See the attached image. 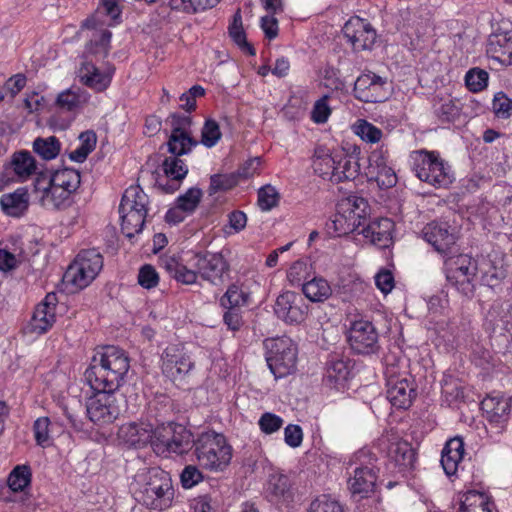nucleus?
Here are the masks:
<instances>
[{"label":"nucleus","mask_w":512,"mask_h":512,"mask_svg":"<svg viewBox=\"0 0 512 512\" xmlns=\"http://www.w3.org/2000/svg\"><path fill=\"white\" fill-rule=\"evenodd\" d=\"M307 307L302 297L292 291L280 294L274 305L277 317L286 323H301L305 319Z\"/></svg>","instance_id":"obj_17"},{"label":"nucleus","mask_w":512,"mask_h":512,"mask_svg":"<svg viewBox=\"0 0 512 512\" xmlns=\"http://www.w3.org/2000/svg\"><path fill=\"white\" fill-rule=\"evenodd\" d=\"M221 135L218 123L215 120H206L201 131V143L204 146L211 148L217 144Z\"/></svg>","instance_id":"obj_58"},{"label":"nucleus","mask_w":512,"mask_h":512,"mask_svg":"<svg viewBox=\"0 0 512 512\" xmlns=\"http://www.w3.org/2000/svg\"><path fill=\"white\" fill-rule=\"evenodd\" d=\"M0 205L5 214L12 217L22 216L29 206V194L25 187L16 189L12 193L3 194Z\"/></svg>","instance_id":"obj_31"},{"label":"nucleus","mask_w":512,"mask_h":512,"mask_svg":"<svg viewBox=\"0 0 512 512\" xmlns=\"http://www.w3.org/2000/svg\"><path fill=\"white\" fill-rule=\"evenodd\" d=\"M279 202V194L275 187L265 185L258 191V205L264 210L268 211L275 207Z\"/></svg>","instance_id":"obj_60"},{"label":"nucleus","mask_w":512,"mask_h":512,"mask_svg":"<svg viewBox=\"0 0 512 512\" xmlns=\"http://www.w3.org/2000/svg\"><path fill=\"white\" fill-rule=\"evenodd\" d=\"M259 164L260 160L258 158H255L248 161L243 167H241L237 171V173L212 175L210 177V185L208 188L209 194L213 195L217 192L228 191L234 188L238 184L240 177H252L255 174L257 166Z\"/></svg>","instance_id":"obj_21"},{"label":"nucleus","mask_w":512,"mask_h":512,"mask_svg":"<svg viewBox=\"0 0 512 512\" xmlns=\"http://www.w3.org/2000/svg\"><path fill=\"white\" fill-rule=\"evenodd\" d=\"M352 129L366 143H379L383 138V131L365 119H358Z\"/></svg>","instance_id":"obj_50"},{"label":"nucleus","mask_w":512,"mask_h":512,"mask_svg":"<svg viewBox=\"0 0 512 512\" xmlns=\"http://www.w3.org/2000/svg\"><path fill=\"white\" fill-rule=\"evenodd\" d=\"M202 191L199 188H190L185 194L178 197L176 206L187 214H191L200 203Z\"/></svg>","instance_id":"obj_57"},{"label":"nucleus","mask_w":512,"mask_h":512,"mask_svg":"<svg viewBox=\"0 0 512 512\" xmlns=\"http://www.w3.org/2000/svg\"><path fill=\"white\" fill-rule=\"evenodd\" d=\"M121 229L126 237L132 238L142 231L147 211H119Z\"/></svg>","instance_id":"obj_45"},{"label":"nucleus","mask_w":512,"mask_h":512,"mask_svg":"<svg viewBox=\"0 0 512 512\" xmlns=\"http://www.w3.org/2000/svg\"><path fill=\"white\" fill-rule=\"evenodd\" d=\"M308 265L306 262L298 260L294 262L288 270L287 279L293 286H301L305 283L308 276Z\"/></svg>","instance_id":"obj_61"},{"label":"nucleus","mask_w":512,"mask_h":512,"mask_svg":"<svg viewBox=\"0 0 512 512\" xmlns=\"http://www.w3.org/2000/svg\"><path fill=\"white\" fill-rule=\"evenodd\" d=\"M40 186L44 189V185L56 184L64 188L71 194H74L80 186L81 176L80 173L72 168H64L54 172H41Z\"/></svg>","instance_id":"obj_26"},{"label":"nucleus","mask_w":512,"mask_h":512,"mask_svg":"<svg viewBox=\"0 0 512 512\" xmlns=\"http://www.w3.org/2000/svg\"><path fill=\"white\" fill-rule=\"evenodd\" d=\"M343 34L354 51L369 50L375 43L376 31L372 25L360 17H351L343 27Z\"/></svg>","instance_id":"obj_14"},{"label":"nucleus","mask_w":512,"mask_h":512,"mask_svg":"<svg viewBox=\"0 0 512 512\" xmlns=\"http://www.w3.org/2000/svg\"><path fill=\"white\" fill-rule=\"evenodd\" d=\"M220 0H170V6L175 10L187 13H197L214 7Z\"/></svg>","instance_id":"obj_53"},{"label":"nucleus","mask_w":512,"mask_h":512,"mask_svg":"<svg viewBox=\"0 0 512 512\" xmlns=\"http://www.w3.org/2000/svg\"><path fill=\"white\" fill-rule=\"evenodd\" d=\"M148 196L138 185L128 187L121 199L119 211H147Z\"/></svg>","instance_id":"obj_39"},{"label":"nucleus","mask_w":512,"mask_h":512,"mask_svg":"<svg viewBox=\"0 0 512 512\" xmlns=\"http://www.w3.org/2000/svg\"><path fill=\"white\" fill-rule=\"evenodd\" d=\"M177 428V425L173 423H169L167 425H161L157 428H153V439L150 442V445L153 447V450L158 454L167 453L169 439L174 437V431Z\"/></svg>","instance_id":"obj_49"},{"label":"nucleus","mask_w":512,"mask_h":512,"mask_svg":"<svg viewBox=\"0 0 512 512\" xmlns=\"http://www.w3.org/2000/svg\"><path fill=\"white\" fill-rule=\"evenodd\" d=\"M190 434L180 425L174 431V437L169 439L167 453L183 454L189 448Z\"/></svg>","instance_id":"obj_55"},{"label":"nucleus","mask_w":512,"mask_h":512,"mask_svg":"<svg viewBox=\"0 0 512 512\" xmlns=\"http://www.w3.org/2000/svg\"><path fill=\"white\" fill-rule=\"evenodd\" d=\"M387 386V399L392 406L398 409H407L416 397L414 383L399 373L398 367L387 362L384 371Z\"/></svg>","instance_id":"obj_9"},{"label":"nucleus","mask_w":512,"mask_h":512,"mask_svg":"<svg viewBox=\"0 0 512 512\" xmlns=\"http://www.w3.org/2000/svg\"><path fill=\"white\" fill-rule=\"evenodd\" d=\"M331 182L353 181L360 174L359 158L355 154L336 153Z\"/></svg>","instance_id":"obj_25"},{"label":"nucleus","mask_w":512,"mask_h":512,"mask_svg":"<svg viewBox=\"0 0 512 512\" xmlns=\"http://www.w3.org/2000/svg\"><path fill=\"white\" fill-rule=\"evenodd\" d=\"M476 273L477 272H467L462 274L457 272V268H455L452 272L446 273V279L449 284L455 287L462 295L471 298L476 288Z\"/></svg>","instance_id":"obj_42"},{"label":"nucleus","mask_w":512,"mask_h":512,"mask_svg":"<svg viewBox=\"0 0 512 512\" xmlns=\"http://www.w3.org/2000/svg\"><path fill=\"white\" fill-rule=\"evenodd\" d=\"M376 462L377 458L369 450L354 454L347 467V485L353 496L362 499L374 492L379 473Z\"/></svg>","instance_id":"obj_4"},{"label":"nucleus","mask_w":512,"mask_h":512,"mask_svg":"<svg viewBox=\"0 0 512 512\" xmlns=\"http://www.w3.org/2000/svg\"><path fill=\"white\" fill-rule=\"evenodd\" d=\"M265 498L278 506H289L294 501L295 490L288 475L280 472L269 474L264 486Z\"/></svg>","instance_id":"obj_16"},{"label":"nucleus","mask_w":512,"mask_h":512,"mask_svg":"<svg viewBox=\"0 0 512 512\" xmlns=\"http://www.w3.org/2000/svg\"><path fill=\"white\" fill-rule=\"evenodd\" d=\"M347 340L351 349L358 354H374L380 348L376 327L371 321L363 318L350 323Z\"/></svg>","instance_id":"obj_10"},{"label":"nucleus","mask_w":512,"mask_h":512,"mask_svg":"<svg viewBox=\"0 0 512 512\" xmlns=\"http://www.w3.org/2000/svg\"><path fill=\"white\" fill-rule=\"evenodd\" d=\"M353 92L362 102L380 103L389 98L390 86L386 78L369 71L356 79Z\"/></svg>","instance_id":"obj_11"},{"label":"nucleus","mask_w":512,"mask_h":512,"mask_svg":"<svg viewBox=\"0 0 512 512\" xmlns=\"http://www.w3.org/2000/svg\"><path fill=\"white\" fill-rule=\"evenodd\" d=\"M335 154L325 146H317L312 155V169L316 175L331 181L333 167L335 165Z\"/></svg>","instance_id":"obj_37"},{"label":"nucleus","mask_w":512,"mask_h":512,"mask_svg":"<svg viewBox=\"0 0 512 512\" xmlns=\"http://www.w3.org/2000/svg\"><path fill=\"white\" fill-rule=\"evenodd\" d=\"M387 456L398 472L403 475L414 466L415 452L407 441L391 442L387 449Z\"/></svg>","instance_id":"obj_27"},{"label":"nucleus","mask_w":512,"mask_h":512,"mask_svg":"<svg viewBox=\"0 0 512 512\" xmlns=\"http://www.w3.org/2000/svg\"><path fill=\"white\" fill-rule=\"evenodd\" d=\"M481 409L491 423L502 424L506 421L510 411V404L505 397L487 396L481 402Z\"/></svg>","instance_id":"obj_34"},{"label":"nucleus","mask_w":512,"mask_h":512,"mask_svg":"<svg viewBox=\"0 0 512 512\" xmlns=\"http://www.w3.org/2000/svg\"><path fill=\"white\" fill-rule=\"evenodd\" d=\"M118 440L129 448L141 449L152 442L153 426L147 422L122 424L117 433Z\"/></svg>","instance_id":"obj_19"},{"label":"nucleus","mask_w":512,"mask_h":512,"mask_svg":"<svg viewBox=\"0 0 512 512\" xmlns=\"http://www.w3.org/2000/svg\"><path fill=\"white\" fill-rule=\"evenodd\" d=\"M130 368L126 352L113 345L95 350L84 373L85 380L94 394L87 399V416L97 425L115 421L121 413V398L116 391Z\"/></svg>","instance_id":"obj_1"},{"label":"nucleus","mask_w":512,"mask_h":512,"mask_svg":"<svg viewBox=\"0 0 512 512\" xmlns=\"http://www.w3.org/2000/svg\"><path fill=\"white\" fill-rule=\"evenodd\" d=\"M162 169L165 175L176 182L181 181L188 173V168L179 156L166 157L162 163Z\"/></svg>","instance_id":"obj_51"},{"label":"nucleus","mask_w":512,"mask_h":512,"mask_svg":"<svg viewBox=\"0 0 512 512\" xmlns=\"http://www.w3.org/2000/svg\"><path fill=\"white\" fill-rule=\"evenodd\" d=\"M81 79L86 86L98 92L105 90L111 82L109 74L100 72L94 64L89 62L84 63L81 68Z\"/></svg>","instance_id":"obj_41"},{"label":"nucleus","mask_w":512,"mask_h":512,"mask_svg":"<svg viewBox=\"0 0 512 512\" xmlns=\"http://www.w3.org/2000/svg\"><path fill=\"white\" fill-rule=\"evenodd\" d=\"M34 438L36 443L45 448L52 444L51 439V421L48 417H40L35 420L33 425Z\"/></svg>","instance_id":"obj_54"},{"label":"nucleus","mask_w":512,"mask_h":512,"mask_svg":"<svg viewBox=\"0 0 512 512\" xmlns=\"http://www.w3.org/2000/svg\"><path fill=\"white\" fill-rule=\"evenodd\" d=\"M488 80V72L478 67L469 69L465 75L466 87L473 93L484 90L488 85Z\"/></svg>","instance_id":"obj_52"},{"label":"nucleus","mask_w":512,"mask_h":512,"mask_svg":"<svg viewBox=\"0 0 512 512\" xmlns=\"http://www.w3.org/2000/svg\"><path fill=\"white\" fill-rule=\"evenodd\" d=\"M302 292L312 302H323L331 296L332 289L326 279L314 277L302 284Z\"/></svg>","instance_id":"obj_43"},{"label":"nucleus","mask_w":512,"mask_h":512,"mask_svg":"<svg viewBox=\"0 0 512 512\" xmlns=\"http://www.w3.org/2000/svg\"><path fill=\"white\" fill-rule=\"evenodd\" d=\"M250 303V292L244 284L235 282L227 287L226 292L219 300L222 308L243 309Z\"/></svg>","instance_id":"obj_36"},{"label":"nucleus","mask_w":512,"mask_h":512,"mask_svg":"<svg viewBox=\"0 0 512 512\" xmlns=\"http://www.w3.org/2000/svg\"><path fill=\"white\" fill-rule=\"evenodd\" d=\"M464 455V442L460 437L448 440L442 450L441 465L447 476H453L458 470Z\"/></svg>","instance_id":"obj_30"},{"label":"nucleus","mask_w":512,"mask_h":512,"mask_svg":"<svg viewBox=\"0 0 512 512\" xmlns=\"http://www.w3.org/2000/svg\"><path fill=\"white\" fill-rule=\"evenodd\" d=\"M167 122L171 127V134H191L192 135V118L189 115L173 113Z\"/></svg>","instance_id":"obj_59"},{"label":"nucleus","mask_w":512,"mask_h":512,"mask_svg":"<svg viewBox=\"0 0 512 512\" xmlns=\"http://www.w3.org/2000/svg\"><path fill=\"white\" fill-rule=\"evenodd\" d=\"M492 108L498 118L507 119L512 111V99L504 92H498L494 95Z\"/></svg>","instance_id":"obj_64"},{"label":"nucleus","mask_w":512,"mask_h":512,"mask_svg":"<svg viewBox=\"0 0 512 512\" xmlns=\"http://www.w3.org/2000/svg\"><path fill=\"white\" fill-rule=\"evenodd\" d=\"M370 180H375L380 187L390 188L397 182V177L393 169L389 166L382 167L380 170H371V174H367Z\"/></svg>","instance_id":"obj_63"},{"label":"nucleus","mask_w":512,"mask_h":512,"mask_svg":"<svg viewBox=\"0 0 512 512\" xmlns=\"http://www.w3.org/2000/svg\"><path fill=\"white\" fill-rule=\"evenodd\" d=\"M198 145V141L191 134H170L167 146L168 151L174 156H182L192 151Z\"/></svg>","instance_id":"obj_47"},{"label":"nucleus","mask_w":512,"mask_h":512,"mask_svg":"<svg viewBox=\"0 0 512 512\" xmlns=\"http://www.w3.org/2000/svg\"><path fill=\"white\" fill-rule=\"evenodd\" d=\"M492 502L490 497L476 490L467 491L460 505V512H491Z\"/></svg>","instance_id":"obj_40"},{"label":"nucleus","mask_w":512,"mask_h":512,"mask_svg":"<svg viewBox=\"0 0 512 512\" xmlns=\"http://www.w3.org/2000/svg\"><path fill=\"white\" fill-rule=\"evenodd\" d=\"M11 166L19 181H25L36 173L37 165L33 155L28 151L13 154Z\"/></svg>","instance_id":"obj_38"},{"label":"nucleus","mask_w":512,"mask_h":512,"mask_svg":"<svg viewBox=\"0 0 512 512\" xmlns=\"http://www.w3.org/2000/svg\"><path fill=\"white\" fill-rule=\"evenodd\" d=\"M87 97L80 88H69L58 94L55 105L60 110L73 112L86 103Z\"/></svg>","instance_id":"obj_44"},{"label":"nucleus","mask_w":512,"mask_h":512,"mask_svg":"<svg viewBox=\"0 0 512 512\" xmlns=\"http://www.w3.org/2000/svg\"><path fill=\"white\" fill-rule=\"evenodd\" d=\"M122 8L119 0H100L95 13L84 21L85 26H114L122 21Z\"/></svg>","instance_id":"obj_24"},{"label":"nucleus","mask_w":512,"mask_h":512,"mask_svg":"<svg viewBox=\"0 0 512 512\" xmlns=\"http://www.w3.org/2000/svg\"><path fill=\"white\" fill-rule=\"evenodd\" d=\"M194 361L182 347L169 346L161 355L162 373L172 381H181L193 370Z\"/></svg>","instance_id":"obj_12"},{"label":"nucleus","mask_w":512,"mask_h":512,"mask_svg":"<svg viewBox=\"0 0 512 512\" xmlns=\"http://www.w3.org/2000/svg\"><path fill=\"white\" fill-rule=\"evenodd\" d=\"M455 268H457V272L462 274L467 272H477V263L470 256L460 254L446 260V273L452 272Z\"/></svg>","instance_id":"obj_56"},{"label":"nucleus","mask_w":512,"mask_h":512,"mask_svg":"<svg viewBox=\"0 0 512 512\" xmlns=\"http://www.w3.org/2000/svg\"><path fill=\"white\" fill-rule=\"evenodd\" d=\"M198 464L209 471H223L232 458V447L224 435L214 431L201 433L194 442Z\"/></svg>","instance_id":"obj_5"},{"label":"nucleus","mask_w":512,"mask_h":512,"mask_svg":"<svg viewBox=\"0 0 512 512\" xmlns=\"http://www.w3.org/2000/svg\"><path fill=\"white\" fill-rule=\"evenodd\" d=\"M33 193L39 203L46 208L63 209L71 204L73 194L56 184L40 186V175L37 174L33 181Z\"/></svg>","instance_id":"obj_20"},{"label":"nucleus","mask_w":512,"mask_h":512,"mask_svg":"<svg viewBox=\"0 0 512 512\" xmlns=\"http://www.w3.org/2000/svg\"><path fill=\"white\" fill-rule=\"evenodd\" d=\"M135 498L149 509L166 510L174 499V488L169 474L158 467L144 469L136 474Z\"/></svg>","instance_id":"obj_2"},{"label":"nucleus","mask_w":512,"mask_h":512,"mask_svg":"<svg viewBox=\"0 0 512 512\" xmlns=\"http://www.w3.org/2000/svg\"><path fill=\"white\" fill-rule=\"evenodd\" d=\"M107 25H90L85 26L84 22L82 23L81 28L87 29L91 32L89 35V42L86 45L85 52L90 55H100L105 57L108 54L110 40H111V32L106 29Z\"/></svg>","instance_id":"obj_29"},{"label":"nucleus","mask_w":512,"mask_h":512,"mask_svg":"<svg viewBox=\"0 0 512 512\" xmlns=\"http://www.w3.org/2000/svg\"><path fill=\"white\" fill-rule=\"evenodd\" d=\"M190 265L197 269L198 275L214 285L222 281L223 274L229 266L220 253H196L191 257Z\"/></svg>","instance_id":"obj_13"},{"label":"nucleus","mask_w":512,"mask_h":512,"mask_svg":"<svg viewBox=\"0 0 512 512\" xmlns=\"http://www.w3.org/2000/svg\"><path fill=\"white\" fill-rule=\"evenodd\" d=\"M394 223L388 218L375 219L364 225L361 234L368 239L371 244L379 248H387L392 244V231Z\"/></svg>","instance_id":"obj_22"},{"label":"nucleus","mask_w":512,"mask_h":512,"mask_svg":"<svg viewBox=\"0 0 512 512\" xmlns=\"http://www.w3.org/2000/svg\"><path fill=\"white\" fill-rule=\"evenodd\" d=\"M56 302L54 293H48L40 302L26 327L28 333L42 335L46 333L56 321Z\"/></svg>","instance_id":"obj_18"},{"label":"nucleus","mask_w":512,"mask_h":512,"mask_svg":"<svg viewBox=\"0 0 512 512\" xmlns=\"http://www.w3.org/2000/svg\"><path fill=\"white\" fill-rule=\"evenodd\" d=\"M161 263L170 277L177 282L185 285L196 283L198 277L197 269L188 268L175 256H167L161 260Z\"/></svg>","instance_id":"obj_33"},{"label":"nucleus","mask_w":512,"mask_h":512,"mask_svg":"<svg viewBox=\"0 0 512 512\" xmlns=\"http://www.w3.org/2000/svg\"><path fill=\"white\" fill-rule=\"evenodd\" d=\"M369 216L368 201L363 197L350 195L337 203L332 219L333 229L338 236L348 235L364 226Z\"/></svg>","instance_id":"obj_7"},{"label":"nucleus","mask_w":512,"mask_h":512,"mask_svg":"<svg viewBox=\"0 0 512 512\" xmlns=\"http://www.w3.org/2000/svg\"><path fill=\"white\" fill-rule=\"evenodd\" d=\"M350 375V363L342 358L332 357L327 362L325 381L335 389H341L345 386Z\"/></svg>","instance_id":"obj_35"},{"label":"nucleus","mask_w":512,"mask_h":512,"mask_svg":"<svg viewBox=\"0 0 512 512\" xmlns=\"http://www.w3.org/2000/svg\"><path fill=\"white\" fill-rule=\"evenodd\" d=\"M103 268V257L96 249L82 250L69 265L64 280L77 289L86 288Z\"/></svg>","instance_id":"obj_8"},{"label":"nucleus","mask_w":512,"mask_h":512,"mask_svg":"<svg viewBox=\"0 0 512 512\" xmlns=\"http://www.w3.org/2000/svg\"><path fill=\"white\" fill-rule=\"evenodd\" d=\"M422 236L426 242L434 247L441 254L452 251L458 236L456 229L447 222L432 221L422 229Z\"/></svg>","instance_id":"obj_15"},{"label":"nucleus","mask_w":512,"mask_h":512,"mask_svg":"<svg viewBox=\"0 0 512 512\" xmlns=\"http://www.w3.org/2000/svg\"><path fill=\"white\" fill-rule=\"evenodd\" d=\"M433 113L441 123L456 121L461 113L459 100L450 95L435 96L433 99Z\"/></svg>","instance_id":"obj_32"},{"label":"nucleus","mask_w":512,"mask_h":512,"mask_svg":"<svg viewBox=\"0 0 512 512\" xmlns=\"http://www.w3.org/2000/svg\"><path fill=\"white\" fill-rule=\"evenodd\" d=\"M31 469L28 465H17L8 476V487L11 492L14 494L20 493L19 499H12L13 501H19L23 505H28L30 501V496L28 495L26 489L29 487L31 483Z\"/></svg>","instance_id":"obj_28"},{"label":"nucleus","mask_w":512,"mask_h":512,"mask_svg":"<svg viewBox=\"0 0 512 512\" xmlns=\"http://www.w3.org/2000/svg\"><path fill=\"white\" fill-rule=\"evenodd\" d=\"M329 98L328 95H324L314 103L311 111V120L314 123L323 124L327 122L332 112L328 103Z\"/></svg>","instance_id":"obj_62"},{"label":"nucleus","mask_w":512,"mask_h":512,"mask_svg":"<svg viewBox=\"0 0 512 512\" xmlns=\"http://www.w3.org/2000/svg\"><path fill=\"white\" fill-rule=\"evenodd\" d=\"M410 161L415 176L435 188H448L454 181L451 166L438 151L426 149L412 151Z\"/></svg>","instance_id":"obj_3"},{"label":"nucleus","mask_w":512,"mask_h":512,"mask_svg":"<svg viewBox=\"0 0 512 512\" xmlns=\"http://www.w3.org/2000/svg\"><path fill=\"white\" fill-rule=\"evenodd\" d=\"M228 30H229V35L232 38V40L235 42V44H237L239 46V48L243 52H245L251 56L256 54L254 47L247 42L246 34L243 29L242 15H241L240 9H238L236 11V13L234 14L233 20H232L231 24L229 25Z\"/></svg>","instance_id":"obj_46"},{"label":"nucleus","mask_w":512,"mask_h":512,"mask_svg":"<svg viewBox=\"0 0 512 512\" xmlns=\"http://www.w3.org/2000/svg\"><path fill=\"white\" fill-rule=\"evenodd\" d=\"M61 144L55 136L47 138L38 137L33 142V150L44 160L56 158L60 152Z\"/></svg>","instance_id":"obj_48"},{"label":"nucleus","mask_w":512,"mask_h":512,"mask_svg":"<svg viewBox=\"0 0 512 512\" xmlns=\"http://www.w3.org/2000/svg\"><path fill=\"white\" fill-rule=\"evenodd\" d=\"M267 365L276 379L284 378L295 372L297 366V344L287 336L264 340Z\"/></svg>","instance_id":"obj_6"},{"label":"nucleus","mask_w":512,"mask_h":512,"mask_svg":"<svg viewBox=\"0 0 512 512\" xmlns=\"http://www.w3.org/2000/svg\"><path fill=\"white\" fill-rule=\"evenodd\" d=\"M486 53L501 64L512 65V31L491 34Z\"/></svg>","instance_id":"obj_23"}]
</instances>
